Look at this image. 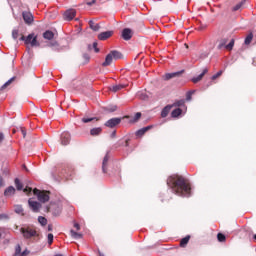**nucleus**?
<instances>
[{
    "label": "nucleus",
    "mask_w": 256,
    "mask_h": 256,
    "mask_svg": "<svg viewBox=\"0 0 256 256\" xmlns=\"http://www.w3.org/2000/svg\"><path fill=\"white\" fill-rule=\"evenodd\" d=\"M251 41H253V33H250L247 35V37L244 40L245 45H250Z\"/></svg>",
    "instance_id": "nucleus-29"
},
{
    "label": "nucleus",
    "mask_w": 256,
    "mask_h": 256,
    "mask_svg": "<svg viewBox=\"0 0 256 256\" xmlns=\"http://www.w3.org/2000/svg\"><path fill=\"white\" fill-rule=\"evenodd\" d=\"M245 3H247V0H242L241 2H239L233 7V11H239V9H241V7L245 5Z\"/></svg>",
    "instance_id": "nucleus-27"
},
{
    "label": "nucleus",
    "mask_w": 256,
    "mask_h": 256,
    "mask_svg": "<svg viewBox=\"0 0 256 256\" xmlns=\"http://www.w3.org/2000/svg\"><path fill=\"white\" fill-rule=\"evenodd\" d=\"M12 37H13V39H17L19 37V30L14 29L12 31Z\"/></svg>",
    "instance_id": "nucleus-41"
},
{
    "label": "nucleus",
    "mask_w": 256,
    "mask_h": 256,
    "mask_svg": "<svg viewBox=\"0 0 256 256\" xmlns=\"http://www.w3.org/2000/svg\"><path fill=\"white\" fill-rule=\"evenodd\" d=\"M171 105H167L166 107L163 108L161 112V117L165 118L167 115H169V112L171 111Z\"/></svg>",
    "instance_id": "nucleus-22"
},
{
    "label": "nucleus",
    "mask_w": 256,
    "mask_h": 256,
    "mask_svg": "<svg viewBox=\"0 0 256 256\" xmlns=\"http://www.w3.org/2000/svg\"><path fill=\"white\" fill-rule=\"evenodd\" d=\"M124 88H125V85L117 84V85L113 86L112 91L117 93V91H121V89H124Z\"/></svg>",
    "instance_id": "nucleus-33"
},
{
    "label": "nucleus",
    "mask_w": 256,
    "mask_h": 256,
    "mask_svg": "<svg viewBox=\"0 0 256 256\" xmlns=\"http://www.w3.org/2000/svg\"><path fill=\"white\" fill-rule=\"evenodd\" d=\"M252 64H253V65H256V62H255V60H253Z\"/></svg>",
    "instance_id": "nucleus-59"
},
{
    "label": "nucleus",
    "mask_w": 256,
    "mask_h": 256,
    "mask_svg": "<svg viewBox=\"0 0 256 256\" xmlns=\"http://www.w3.org/2000/svg\"><path fill=\"white\" fill-rule=\"evenodd\" d=\"M75 15H77V11L75 9H68L64 12V19L65 21H73L75 19Z\"/></svg>",
    "instance_id": "nucleus-7"
},
{
    "label": "nucleus",
    "mask_w": 256,
    "mask_h": 256,
    "mask_svg": "<svg viewBox=\"0 0 256 256\" xmlns=\"http://www.w3.org/2000/svg\"><path fill=\"white\" fill-rule=\"evenodd\" d=\"M223 47H227V39L220 40V43L218 45V49H222Z\"/></svg>",
    "instance_id": "nucleus-34"
},
{
    "label": "nucleus",
    "mask_w": 256,
    "mask_h": 256,
    "mask_svg": "<svg viewBox=\"0 0 256 256\" xmlns=\"http://www.w3.org/2000/svg\"><path fill=\"white\" fill-rule=\"evenodd\" d=\"M173 107H185V100L182 99L174 102Z\"/></svg>",
    "instance_id": "nucleus-30"
},
{
    "label": "nucleus",
    "mask_w": 256,
    "mask_h": 256,
    "mask_svg": "<svg viewBox=\"0 0 256 256\" xmlns=\"http://www.w3.org/2000/svg\"><path fill=\"white\" fill-rule=\"evenodd\" d=\"M47 239H48V244L52 245L53 244V234L49 233L47 236Z\"/></svg>",
    "instance_id": "nucleus-45"
},
{
    "label": "nucleus",
    "mask_w": 256,
    "mask_h": 256,
    "mask_svg": "<svg viewBox=\"0 0 256 256\" xmlns=\"http://www.w3.org/2000/svg\"><path fill=\"white\" fill-rule=\"evenodd\" d=\"M70 235L72 239H82L83 234L75 232V230H70Z\"/></svg>",
    "instance_id": "nucleus-23"
},
{
    "label": "nucleus",
    "mask_w": 256,
    "mask_h": 256,
    "mask_svg": "<svg viewBox=\"0 0 256 256\" xmlns=\"http://www.w3.org/2000/svg\"><path fill=\"white\" fill-rule=\"evenodd\" d=\"M181 113H183V110L181 108H176L172 111L171 116L177 118Z\"/></svg>",
    "instance_id": "nucleus-24"
},
{
    "label": "nucleus",
    "mask_w": 256,
    "mask_h": 256,
    "mask_svg": "<svg viewBox=\"0 0 256 256\" xmlns=\"http://www.w3.org/2000/svg\"><path fill=\"white\" fill-rule=\"evenodd\" d=\"M107 111L109 113H114V111H117V106H109L107 107Z\"/></svg>",
    "instance_id": "nucleus-43"
},
{
    "label": "nucleus",
    "mask_w": 256,
    "mask_h": 256,
    "mask_svg": "<svg viewBox=\"0 0 256 256\" xmlns=\"http://www.w3.org/2000/svg\"><path fill=\"white\" fill-rule=\"evenodd\" d=\"M20 41H24L26 45H31V47H39L35 34H29L27 37L21 36Z\"/></svg>",
    "instance_id": "nucleus-3"
},
{
    "label": "nucleus",
    "mask_w": 256,
    "mask_h": 256,
    "mask_svg": "<svg viewBox=\"0 0 256 256\" xmlns=\"http://www.w3.org/2000/svg\"><path fill=\"white\" fill-rule=\"evenodd\" d=\"M116 136H117V131L114 130V131L111 133V137H112V138H115Z\"/></svg>",
    "instance_id": "nucleus-52"
},
{
    "label": "nucleus",
    "mask_w": 256,
    "mask_h": 256,
    "mask_svg": "<svg viewBox=\"0 0 256 256\" xmlns=\"http://www.w3.org/2000/svg\"><path fill=\"white\" fill-rule=\"evenodd\" d=\"M43 37H44V39L51 41V39H53V37H55V34L53 33V31L47 30L46 32L43 33Z\"/></svg>",
    "instance_id": "nucleus-21"
},
{
    "label": "nucleus",
    "mask_w": 256,
    "mask_h": 256,
    "mask_svg": "<svg viewBox=\"0 0 256 256\" xmlns=\"http://www.w3.org/2000/svg\"><path fill=\"white\" fill-rule=\"evenodd\" d=\"M102 132H103L102 127L92 128L90 130V135H92V137H97V135H101Z\"/></svg>",
    "instance_id": "nucleus-17"
},
{
    "label": "nucleus",
    "mask_w": 256,
    "mask_h": 256,
    "mask_svg": "<svg viewBox=\"0 0 256 256\" xmlns=\"http://www.w3.org/2000/svg\"><path fill=\"white\" fill-rule=\"evenodd\" d=\"M217 239H218V241H219L220 243H223V242L225 241V239H226L225 234H223V233H218V234H217Z\"/></svg>",
    "instance_id": "nucleus-37"
},
{
    "label": "nucleus",
    "mask_w": 256,
    "mask_h": 256,
    "mask_svg": "<svg viewBox=\"0 0 256 256\" xmlns=\"http://www.w3.org/2000/svg\"><path fill=\"white\" fill-rule=\"evenodd\" d=\"M20 232L22 233L24 239H31V237L37 236V231L31 228H21Z\"/></svg>",
    "instance_id": "nucleus-5"
},
{
    "label": "nucleus",
    "mask_w": 256,
    "mask_h": 256,
    "mask_svg": "<svg viewBox=\"0 0 256 256\" xmlns=\"http://www.w3.org/2000/svg\"><path fill=\"white\" fill-rule=\"evenodd\" d=\"M38 222L40 223V225H42V227H45V225H47V218H45L43 216H39Z\"/></svg>",
    "instance_id": "nucleus-31"
},
{
    "label": "nucleus",
    "mask_w": 256,
    "mask_h": 256,
    "mask_svg": "<svg viewBox=\"0 0 256 256\" xmlns=\"http://www.w3.org/2000/svg\"><path fill=\"white\" fill-rule=\"evenodd\" d=\"M14 183L18 191H23V184L19 180V178H15Z\"/></svg>",
    "instance_id": "nucleus-25"
},
{
    "label": "nucleus",
    "mask_w": 256,
    "mask_h": 256,
    "mask_svg": "<svg viewBox=\"0 0 256 256\" xmlns=\"http://www.w3.org/2000/svg\"><path fill=\"white\" fill-rule=\"evenodd\" d=\"M182 72H172V73H166L163 76L164 81H169V79H173L175 77H179V75H181Z\"/></svg>",
    "instance_id": "nucleus-16"
},
{
    "label": "nucleus",
    "mask_w": 256,
    "mask_h": 256,
    "mask_svg": "<svg viewBox=\"0 0 256 256\" xmlns=\"http://www.w3.org/2000/svg\"><path fill=\"white\" fill-rule=\"evenodd\" d=\"M22 135H23V137L27 136V132H25V130H23V129H22Z\"/></svg>",
    "instance_id": "nucleus-54"
},
{
    "label": "nucleus",
    "mask_w": 256,
    "mask_h": 256,
    "mask_svg": "<svg viewBox=\"0 0 256 256\" xmlns=\"http://www.w3.org/2000/svg\"><path fill=\"white\" fill-rule=\"evenodd\" d=\"M221 75H223V71L220 70L212 76V81H215V79H218V77H221Z\"/></svg>",
    "instance_id": "nucleus-40"
},
{
    "label": "nucleus",
    "mask_w": 256,
    "mask_h": 256,
    "mask_svg": "<svg viewBox=\"0 0 256 256\" xmlns=\"http://www.w3.org/2000/svg\"><path fill=\"white\" fill-rule=\"evenodd\" d=\"M107 163H109V153H107L102 162V171L103 173H107Z\"/></svg>",
    "instance_id": "nucleus-19"
},
{
    "label": "nucleus",
    "mask_w": 256,
    "mask_h": 256,
    "mask_svg": "<svg viewBox=\"0 0 256 256\" xmlns=\"http://www.w3.org/2000/svg\"><path fill=\"white\" fill-rule=\"evenodd\" d=\"M28 205H29L30 209H32V211L34 213H39V209H41V203L29 199L28 200Z\"/></svg>",
    "instance_id": "nucleus-10"
},
{
    "label": "nucleus",
    "mask_w": 256,
    "mask_h": 256,
    "mask_svg": "<svg viewBox=\"0 0 256 256\" xmlns=\"http://www.w3.org/2000/svg\"><path fill=\"white\" fill-rule=\"evenodd\" d=\"M5 197H11L12 195H15V187L9 186L4 191Z\"/></svg>",
    "instance_id": "nucleus-18"
},
{
    "label": "nucleus",
    "mask_w": 256,
    "mask_h": 256,
    "mask_svg": "<svg viewBox=\"0 0 256 256\" xmlns=\"http://www.w3.org/2000/svg\"><path fill=\"white\" fill-rule=\"evenodd\" d=\"M113 59H115V61H117V59H121V52L113 50L107 54L105 61L102 63V67H109V65L113 63Z\"/></svg>",
    "instance_id": "nucleus-2"
},
{
    "label": "nucleus",
    "mask_w": 256,
    "mask_h": 256,
    "mask_svg": "<svg viewBox=\"0 0 256 256\" xmlns=\"http://www.w3.org/2000/svg\"><path fill=\"white\" fill-rule=\"evenodd\" d=\"M234 46H235V40L232 39V40L225 46V49H227L228 51H231Z\"/></svg>",
    "instance_id": "nucleus-32"
},
{
    "label": "nucleus",
    "mask_w": 256,
    "mask_h": 256,
    "mask_svg": "<svg viewBox=\"0 0 256 256\" xmlns=\"http://www.w3.org/2000/svg\"><path fill=\"white\" fill-rule=\"evenodd\" d=\"M121 123V118H111L105 122V127H109L110 129H113L117 127Z\"/></svg>",
    "instance_id": "nucleus-6"
},
{
    "label": "nucleus",
    "mask_w": 256,
    "mask_h": 256,
    "mask_svg": "<svg viewBox=\"0 0 256 256\" xmlns=\"http://www.w3.org/2000/svg\"><path fill=\"white\" fill-rule=\"evenodd\" d=\"M93 48L95 50V53H99V48H97V42L93 43Z\"/></svg>",
    "instance_id": "nucleus-47"
},
{
    "label": "nucleus",
    "mask_w": 256,
    "mask_h": 256,
    "mask_svg": "<svg viewBox=\"0 0 256 256\" xmlns=\"http://www.w3.org/2000/svg\"><path fill=\"white\" fill-rule=\"evenodd\" d=\"M97 118H82V123H91V121H95Z\"/></svg>",
    "instance_id": "nucleus-44"
},
{
    "label": "nucleus",
    "mask_w": 256,
    "mask_h": 256,
    "mask_svg": "<svg viewBox=\"0 0 256 256\" xmlns=\"http://www.w3.org/2000/svg\"><path fill=\"white\" fill-rule=\"evenodd\" d=\"M194 93H195V91H188L186 93V101H191Z\"/></svg>",
    "instance_id": "nucleus-39"
},
{
    "label": "nucleus",
    "mask_w": 256,
    "mask_h": 256,
    "mask_svg": "<svg viewBox=\"0 0 256 256\" xmlns=\"http://www.w3.org/2000/svg\"><path fill=\"white\" fill-rule=\"evenodd\" d=\"M33 194L36 195L38 201H40V203H47V201H49V194H47V192L45 191H41L37 188H35L33 190Z\"/></svg>",
    "instance_id": "nucleus-4"
},
{
    "label": "nucleus",
    "mask_w": 256,
    "mask_h": 256,
    "mask_svg": "<svg viewBox=\"0 0 256 256\" xmlns=\"http://www.w3.org/2000/svg\"><path fill=\"white\" fill-rule=\"evenodd\" d=\"M190 239H191V236H189V235L182 238L180 241V247H185V245H187V243H189Z\"/></svg>",
    "instance_id": "nucleus-26"
},
{
    "label": "nucleus",
    "mask_w": 256,
    "mask_h": 256,
    "mask_svg": "<svg viewBox=\"0 0 256 256\" xmlns=\"http://www.w3.org/2000/svg\"><path fill=\"white\" fill-rule=\"evenodd\" d=\"M24 193H26V195H29L31 193H33V188L31 187H26L23 189Z\"/></svg>",
    "instance_id": "nucleus-42"
},
{
    "label": "nucleus",
    "mask_w": 256,
    "mask_h": 256,
    "mask_svg": "<svg viewBox=\"0 0 256 256\" xmlns=\"http://www.w3.org/2000/svg\"><path fill=\"white\" fill-rule=\"evenodd\" d=\"M3 185H5V182L3 181V177L0 176V188L3 187Z\"/></svg>",
    "instance_id": "nucleus-50"
},
{
    "label": "nucleus",
    "mask_w": 256,
    "mask_h": 256,
    "mask_svg": "<svg viewBox=\"0 0 256 256\" xmlns=\"http://www.w3.org/2000/svg\"><path fill=\"white\" fill-rule=\"evenodd\" d=\"M22 17L27 25H31L33 23V14H31V12L24 11L22 13Z\"/></svg>",
    "instance_id": "nucleus-11"
},
{
    "label": "nucleus",
    "mask_w": 256,
    "mask_h": 256,
    "mask_svg": "<svg viewBox=\"0 0 256 256\" xmlns=\"http://www.w3.org/2000/svg\"><path fill=\"white\" fill-rule=\"evenodd\" d=\"M55 45H57V42H55V43H50V47H55Z\"/></svg>",
    "instance_id": "nucleus-56"
},
{
    "label": "nucleus",
    "mask_w": 256,
    "mask_h": 256,
    "mask_svg": "<svg viewBox=\"0 0 256 256\" xmlns=\"http://www.w3.org/2000/svg\"><path fill=\"white\" fill-rule=\"evenodd\" d=\"M29 255V250H24L23 252H21L20 256H27Z\"/></svg>",
    "instance_id": "nucleus-48"
},
{
    "label": "nucleus",
    "mask_w": 256,
    "mask_h": 256,
    "mask_svg": "<svg viewBox=\"0 0 256 256\" xmlns=\"http://www.w3.org/2000/svg\"><path fill=\"white\" fill-rule=\"evenodd\" d=\"M0 239H1V233H0Z\"/></svg>",
    "instance_id": "nucleus-62"
},
{
    "label": "nucleus",
    "mask_w": 256,
    "mask_h": 256,
    "mask_svg": "<svg viewBox=\"0 0 256 256\" xmlns=\"http://www.w3.org/2000/svg\"><path fill=\"white\" fill-rule=\"evenodd\" d=\"M121 37H122V39H124V41H131V39L133 37V30H131L130 28H124L122 30Z\"/></svg>",
    "instance_id": "nucleus-9"
},
{
    "label": "nucleus",
    "mask_w": 256,
    "mask_h": 256,
    "mask_svg": "<svg viewBox=\"0 0 256 256\" xmlns=\"http://www.w3.org/2000/svg\"><path fill=\"white\" fill-rule=\"evenodd\" d=\"M150 129H153V126H152V125L146 126V127H143V128H141V129L137 130V131L135 132V135H136V137H143V135H145L146 132L149 131Z\"/></svg>",
    "instance_id": "nucleus-15"
},
{
    "label": "nucleus",
    "mask_w": 256,
    "mask_h": 256,
    "mask_svg": "<svg viewBox=\"0 0 256 256\" xmlns=\"http://www.w3.org/2000/svg\"><path fill=\"white\" fill-rule=\"evenodd\" d=\"M89 27L90 29H92V31H99L101 29V26L95 22H93V20L89 21Z\"/></svg>",
    "instance_id": "nucleus-20"
},
{
    "label": "nucleus",
    "mask_w": 256,
    "mask_h": 256,
    "mask_svg": "<svg viewBox=\"0 0 256 256\" xmlns=\"http://www.w3.org/2000/svg\"><path fill=\"white\" fill-rule=\"evenodd\" d=\"M126 147H129V141L126 140Z\"/></svg>",
    "instance_id": "nucleus-57"
},
{
    "label": "nucleus",
    "mask_w": 256,
    "mask_h": 256,
    "mask_svg": "<svg viewBox=\"0 0 256 256\" xmlns=\"http://www.w3.org/2000/svg\"><path fill=\"white\" fill-rule=\"evenodd\" d=\"M141 119V112H137L132 119H130V123H137Z\"/></svg>",
    "instance_id": "nucleus-28"
},
{
    "label": "nucleus",
    "mask_w": 256,
    "mask_h": 256,
    "mask_svg": "<svg viewBox=\"0 0 256 256\" xmlns=\"http://www.w3.org/2000/svg\"><path fill=\"white\" fill-rule=\"evenodd\" d=\"M99 255H100V256H105V254H103V253H101V252H99Z\"/></svg>",
    "instance_id": "nucleus-58"
},
{
    "label": "nucleus",
    "mask_w": 256,
    "mask_h": 256,
    "mask_svg": "<svg viewBox=\"0 0 256 256\" xmlns=\"http://www.w3.org/2000/svg\"><path fill=\"white\" fill-rule=\"evenodd\" d=\"M254 239L256 240V234L254 235Z\"/></svg>",
    "instance_id": "nucleus-61"
},
{
    "label": "nucleus",
    "mask_w": 256,
    "mask_h": 256,
    "mask_svg": "<svg viewBox=\"0 0 256 256\" xmlns=\"http://www.w3.org/2000/svg\"><path fill=\"white\" fill-rule=\"evenodd\" d=\"M207 73H209V69L204 68L200 75L192 78V83H199V81H201V79H203Z\"/></svg>",
    "instance_id": "nucleus-14"
},
{
    "label": "nucleus",
    "mask_w": 256,
    "mask_h": 256,
    "mask_svg": "<svg viewBox=\"0 0 256 256\" xmlns=\"http://www.w3.org/2000/svg\"><path fill=\"white\" fill-rule=\"evenodd\" d=\"M72 173L73 171L71 170V168L67 167L59 170L58 175L59 177H64L65 179H71Z\"/></svg>",
    "instance_id": "nucleus-8"
},
{
    "label": "nucleus",
    "mask_w": 256,
    "mask_h": 256,
    "mask_svg": "<svg viewBox=\"0 0 256 256\" xmlns=\"http://www.w3.org/2000/svg\"><path fill=\"white\" fill-rule=\"evenodd\" d=\"M96 2H97L96 0L88 1V2H86V5H88V7H91V6L95 5Z\"/></svg>",
    "instance_id": "nucleus-46"
},
{
    "label": "nucleus",
    "mask_w": 256,
    "mask_h": 256,
    "mask_svg": "<svg viewBox=\"0 0 256 256\" xmlns=\"http://www.w3.org/2000/svg\"><path fill=\"white\" fill-rule=\"evenodd\" d=\"M55 256H63L62 254H56Z\"/></svg>",
    "instance_id": "nucleus-60"
},
{
    "label": "nucleus",
    "mask_w": 256,
    "mask_h": 256,
    "mask_svg": "<svg viewBox=\"0 0 256 256\" xmlns=\"http://www.w3.org/2000/svg\"><path fill=\"white\" fill-rule=\"evenodd\" d=\"M13 81H15V77L10 78V79L1 87V89H6V87H9V85H11V83H13Z\"/></svg>",
    "instance_id": "nucleus-35"
},
{
    "label": "nucleus",
    "mask_w": 256,
    "mask_h": 256,
    "mask_svg": "<svg viewBox=\"0 0 256 256\" xmlns=\"http://www.w3.org/2000/svg\"><path fill=\"white\" fill-rule=\"evenodd\" d=\"M74 227L77 231H79V229H81V226L79 225V223H75Z\"/></svg>",
    "instance_id": "nucleus-51"
},
{
    "label": "nucleus",
    "mask_w": 256,
    "mask_h": 256,
    "mask_svg": "<svg viewBox=\"0 0 256 256\" xmlns=\"http://www.w3.org/2000/svg\"><path fill=\"white\" fill-rule=\"evenodd\" d=\"M61 213V208H58L57 212H53V215H59Z\"/></svg>",
    "instance_id": "nucleus-53"
},
{
    "label": "nucleus",
    "mask_w": 256,
    "mask_h": 256,
    "mask_svg": "<svg viewBox=\"0 0 256 256\" xmlns=\"http://www.w3.org/2000/svg\"><path fill=\"white\" fill-rule=\"evenodd\" d=\"M112 36H113V31H105V32H101L98 35V39L100 41H107V39H109V37H112Z\"/></svg>",
    "instance_id": "nucleus-13"
},
{
    "label": "nucleus",
    "mask_w": 256,
    "mask_h": 256,
    "mask_svg": "<svg viewBox=\"0 0 256 256\" xmlns=\"http://www.w3.org/2000/svg\"><path fill=\"white\" fill-rule=\"evenodd\" d=\"M167 185L174 195H178V197H191V184L182 176L177 174L170 176L167 179Z\"/></svg>",
    "instance_id": "nucleus-1"
},
{
    "label": "nucleus",
    "mask_w": 256,
    "mask_h": 256,
    "mask_svg": "<svg viewBox=\"0 0 256 256\" xmlns=\"http://www.w3.org/2000/svg\"><path fill=\"white\" fill-rule=\"evenodd\" d=\"M21 245L17 244L15 248L14 256H21Z\"/></svg>",
    "instance_id": "nucleus-38"
},
{
    "label": "nucleus",
    "mask_w": 256,
    "mask_h": 256,
    "mask_svg": "<svg viewBox=\"0 0 256 256\" xmlns=\"http://www.w3.org/2000/svg\"><path fill=\"white\" fill-rule=\"evenodd\" d=\"M60 139H61L62 145H69L71 141V134L69 132H63L61 134Z\"/></svg>",
    "instance_id": "nucleus-12"
},
{
    "label": "nucleus",
    "mask_w": 256,
    "mask_h": 256,
    "mask_svg": "<svg viewBox=\"0 0 256 256\" xmlns=\"http://www.w3.org/2000/svg\"><path fill=\"white\" fill-rule=\"evenodd\" d=\"M48 231H53V226L52 225H48Z\"/></svg>",
    "instance_id": "nucleus-55"
},
{
    "label": "nucleus",
    "mask_w": 256,
    "mask_h": 256,
    "mask_svg": "<svg viewBox=\"0 0 256 256\" xmlns=\"http://www.w3.org/2000/svg\"><path fill=\"white\" fill-rule=\"evenodd\" d=\"M14 211H15V213H17L18 215H21V213H23V206H21V205H16Z\"/></svg>",
    "instance_id": "nucleus-36"
},
{
    "label": "nucleus",
    "mask_w": 256,
    "mask_h": 256,
    "mask_svg": "<svg viewBox=\"0 0 256 256\" xmlns=\"http://www.w3.org/2000/svg\"><path fill=\"white\" fill-rule=\"evenodd\" d=\"M3 139H5V135H3V132H0V143H3Z\"/></svg>",
    "instance_id": "nucleus-49"
}]
</instances>
